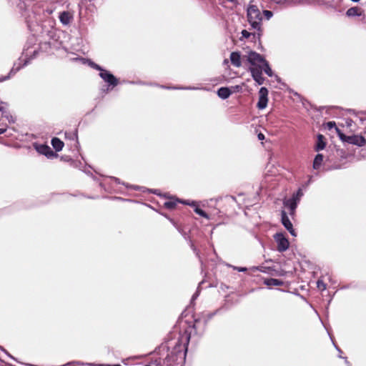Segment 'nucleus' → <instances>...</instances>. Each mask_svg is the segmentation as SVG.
Segmentation results:
<instances>
[{"instance_id": "nucleus-18", "label": "nucleus", "mask_w": 366, "mask_h": 366, "mask_svg": "<svg viewBox=\"0 0 366 366\" xmlns=\"http://www.w3.org/2000/svg\"><path fill=\"white\" fill-rule=\"evenodd\" d=\"M346 14L348 16H360L362 11L361 9L358 7H352L347 11Z\"/></svg>"}, {"instance_id": "nucleus-8", "label": "nucleus", "mask_w": 366, "mask_h": 366, "mask_svg": "<svg viewBox=\"0 0 366 366\" xmlns=\"http://www.w3.org/2000/svg\"><path fill=\"white\" fill-rule=\"evenodd\" d=\"M282 223L292 236L296 237L297 234L295 229L292 227V224L289 219V217H287L286 212L284 211L282 212Z\"/></svg>"}, {"instance_id": "nucleus-10", "label": "nucleus", "mask_w": 366, "mask_h": 366, "mask_svg": "<svg viewBox=\"0 0 366 366\" xmlns=\"http://www.w3.org/2000/svg\"><path fill=\"white\" fill-rule=\"evenodd\" d=\"M230 61L234 66L240 67L242 65L240 54L239 52H232L230 54Z\"/></svg>"}, {"instance_id": "nucleus-11", "label": "nucleus", "mask_w": 366, "mask_h": 366, "mask_svg": "<svg viewBox=\"0 0 366 366\" xmlns=\"http://www.w3.org/2000/svg\"><path fill=\"white\" fill-rule=\"evenodd\" d=\"M71 19L72 15L69 11H63L59 14V20L64 25L69 24Z\"/></svg>"}, {"instance_id": "nucleus-19", "label": "nucleus", "mask_w": 366, "mask_h": 366, "mask_svg": "<svg viewBox=\"0 0 366 366\" xmlns=\"http://www.w3.org/2000/svg\"><path fill=\"white\" fill-rule=\"evenodd\" d=\"M265 285L268 286H279L282 285V282L277 279H267L264 280Z\"/></svg>"}, {"instance_id": "nucleus-17", "label": "nucleus", "mask_w": 366, "mask_h": 366, "mask_svg": "<svg viewBox=\"0 0 366 366\" xmlns=\"http://www.w3.org/2000/svg\"><path fill=\"white\" fill-rule=\"evenodd\" d=\"M323 162V155L321 154H318L317 155H316L315 159H314V162H313V169H318L322 163Z\"/></svg>"}, {"instance_id": "nucleus-9", "label": "nucleus", "mask_w": 366, "mask_h": 366, "mask_svg": "<svg viewBox=\"0 0 366 366\" xmlns=\"http://www.w3.org/2000/svg\"><path fill=\"white\" fill-rule=\"evenodd\" d=\"M36 150L39 153L46 156L49 158L55 157L56 154L51 150V149L47 145H39L36 147Z\"/></svg>"}, {"instance_id": "nucleus-1", "label": "nucleus", "mask_w": 366, "mask_h": 366, "mask_svg": "<svg viewBox=\"0 0 366 366\" xmlns=\"http://www.w3.org/2000/svg\"><path fill=\"white\" fill-rule=\"evenodd\" d=\"M247 19L252 29L257 31L259 38L262 31V16L259 9L255 5H250L247 9Z\"/></svg>"}, {"instance_id": "nucleus-3", "label": "nucleus", "mask_w": 366, "mask_h": 366, "mask_svg": "<svg viewBox=\"0 0 366 366\" xmlns=\"http://www.w3.org/2000/svg\"><path fill=\"white\" fill-rule=\"evenodd\" d=\"M244 57L251 64L250 67H260L262 69V64L266 61L259 54L255 51H250Z\"/></svg>"}, {"instance_id": "nucleus-14", "label": "nucleus", "mask_w": 366, "mask_h": 366, "mask_svg": "<svg viewBox=\"0 0 366 366\" xmlns=\"http://www.w3.org/2000/svg\"><path fill=\"white\" fill-rule=\"evenodd\" d=\"M51 144L56 152L61 151L64 147V142L56 137L52 139Z\"/></svg>"}, {"instance_id": "nucleus-16", "label": "nucleus", "mask_w": 366, "mask_h": 366, "mask_svg": "<svg viewBox=\"0 0 366 366\" xmlns=\"http://www.w3.org/2000/svg\"><path fill=\"white\" fill-rule=\"evenodd\" d=\"M285 205L287 207H289L292 212V213L294 212L295 209H296V207H297V202H296V199H295V197H292L291 199H289L287 200H286L285 202H284Z\"/></svg>"}, {"instance_id": "nucleus-31", "label": "nucleus", "mask_w": 366, "mask_h": 366, "mask_svg": "<svg viewBox=\"0 0 366 366\" xmlns=\"http://www.w3.org/2000/svg\"><path fill=\"white\" fill-rule=\"evenodd\" d=\"M301 195L300 191H298L297 195Z\"/></svg>"}, {"instance_id": "nucleus-22", "label": "nucleus", "mask_w": 366, "mask_h": 366, "mask_svg": "<svg viewBox=\"0 0 366 366\" xmlns=\"http://www.w3.org/2000/svg\"><path fill=\"white\" fill-rule=\"evenodd\" d=\"M194 211H195V212H196L197 214H198L199 215H200V216H202V217H205V218H208V215H207V214H206V213H205L202 209H199V208H197H197L194 209Z\"/></svg>"}, {"instance_id": "nucleus-21", "label": "nucleus", "mask_w": 366, "mask_h": 366, "mask_svg": "<svg viewBox=\"0 0 366 366\" xmlns=\"http://www.w3.org/2000/svg\"><path fill=\"white\" fill-rule=\"evenodd\" d=\"M242 38H245V39L249 38L251 35H253V36L255 37L256 36H257V31H256L254 33H250L247 30H242Z\"/></svg>"}, {"instance_id": "nucleus-28", "label": "nucleus", "mask_w": 366, "mask_h": 366, "mask_svg": "<svg viewBox=\"0 0 366 366\" xmlns=\"http://www.w3.org/2000/svg\"><path fill=\"white\" fill-rule=\"evenodd\" d=\"M6 128H0V134L4 133L6 132Z\"/></svg>"}, {"instance_id": "nucleus-27", "label": "nucleus", "mask_w": 366, "mask_h": 366, "mask_svg": "<svg viewBox=\"0 0 366 366\" xmlns=\"http://www.w3.org/2000/svg\"><path fill=\"white\" fill-rule=\"evenodd\" d=\"M258 139H259V140H263V139H264V135L263 134H262V133H259V134H258Z\"/></svg>"}, {"instance_id": "nucleus-5", "label": "nucleus", "mask_w": 366, "mask_h": 366, "mask_svg": "<svg viewBox=\"0 0 366 366\" xmlns=\"http://www.w3.org/2000/svg\"><path fill=\"white\" fill-rule=\"evenodd\" d=\"M268 103V90L265 87H262L259 91V101L257 107L259 109H264L267 107Z\"/></svg>"}, {"instance_id": "nucleus-6", "label": "nucleus", "mask_w": 366, "mask_h": 366, "mask_svg": "<svg viewBox=\"0 0 366 366\" xmlns=\"http://www.w3.org/2000/svg\"><path fill=\"white\" fill-rule=\"evenodd\" d=\"M274 239L277 243V249L280 252H284L289 247L290 243L287 238L282 233H277L274 236Z\"/></svg>"}, {"instance_id": "nucleus-12", "label": "nucleus", "mask_w": 366, "mask_h": 366, "mask_svg": "<svg viewBox=\"0 0 366 366\" xmlns=\"http://www.w3.org/2000/svg\"><path fill=\"white\" fill-rule=\"evenodd\" d=\"M232 92L227 87H221L217 91V95L222 99H227Z\"/></svg>"}, {"instance_id": "nucleus-25", "label": "nucleus", "mask_w": 366, "mask_h": 366, "mask_svg": "<svg viewBox=\"0 0 366 366\" xmlns=\"http://www.w3.org/2000/svg\"><path fill=\"white\" fill-rule=\"evenodd\" d=\"M263 14L267 18V19H269L272 16V12L268 10H264L263 11Z\"/></svg>"}, {"instance_id": "nucleus-20", "label": "nucleus", "mask_w": 366, "mask_h": 366, "mask_svg": "<svg viewBox=\"0 0 366 366\" xmlns=\"http://www.w3.org/2000/svg\"><path fill=\"white\" fill-rule=\"evenodd\" d=\"M262 70H264V71L269 76H272V71L271 69V68L269 67L268 63L267 61H265L264 62V64H262Z\"/></svg>"}, {"instance_id": "nucleus-2", "label": "nucleus", "mask_w": 366, "mask_h": 366, "mask_svg": "<svg viewBox=\"0 0 366 366\" xmlns=\"http://www.w3.org/2000/svg\"><path fill=\"white\" fill-rule=\"evenodd\" d=\"M336 132L340 137V139L345 142H347L349 144H352L354 145H357L359 147L364 146L366 144L365 139L359 135H352L347 136L344 134L338 128H336Z\"/></svg>"}, {"instance_id": "nucleus-4", "label": "nucleus", "mask_w": 366, "mask_h": 366, "mask_svg": "<svg viewBox=\"0 0 366 366\" xmlns=\"http://www.w3.org/2000/svg\"><path fill=\"white\" fill-rule=\"evenodd\" d=\"M92 66L97 69V70H99L101 71L100 74H99V76L107 83H109V84L112 85V86H116L118 83V81L117 79L114 77V76L112 74H110L109 72H108L107 71H105V70H103L102 69V68L97 65V64H95L94 63L92 64Z\"/></svg>"}, {"instance_id": "nucleus-29", "label": "nucleus", "mask_w": 366, "mask_h": 366, "mask_svg": "<svg viewBox=\"0 0 366 366\" xmlns=\"http://www.w3.org/2000/svg\"><path fill=\"white\" fill-rule=\"evenodd\" d=\"M100 366H121L120 365H101Z\"/></svg>"}, {"instance_id": "nucleus-26", "label": "nucleus", "mask_w": 366, "mask_h": 366, "mask_svg": "<svg viewBox=\"0 0 366 366\" xmlns=\"http://www.w3.org/2000/svg\"><path fill=\"white\" fill-rule=\"evenodd\" d=\"M327 127L330 129L332 128H337L335 122H329L327 123Z\"/></svg>"}, {"instance_id": "nucleus-23", "label": "nucleus", "mask_w": 366, "mask_h": 366, "mask_svg": "<svg viewBox=\"0 0 366 366\" xmlns=\"http://www.w3.org/2000/svg\"><path fill=\"white\" fill-rule=\"evenodd\" d=\"M176 205L175 202L168 201L164 203V206L168 209H172Z\"/></svg>"}, {"instance_id": "nucleus-24", "label": "nucleus", "mask_w": 366, "mask_h": 366, "mask_svg": "<svg viewBox=\"0 0 366 366\" xmlns=\"http://www.w3.org/2000/svg\"><path fill=\"white\" fill-rule=\"evenodd\" d=\"M317 287L321 290H325L326 289V285L322 281L318 280Z\"/></svg>"}, {"instance_id": "nucleus-30", "label": "nucleus", "mask_w": 366, "mask_h": 366, "mask_svg": "<svg viewBox=\"0 0 366 366\" xmlns=\"http://www.w3.org/2000/svg\"><path fill=\"white\" fill-rule=\"evenodd\" d=\"M246 270V268H240L239 269V271H245Z\"/></svg>"}, {"instance_id": "nucleus-7", "label": "nucleus", "mask_w": 366, "mask_h": 366, "mask_svg": "<svg viewBox=\"0 0 366 366\" xmlns=\"http://www.w3.org/2000/svg\"><path fill=\"white\" fill-rule=\"evenodd\" d=\"M249 71L254 80L259 85L264 83V79L262 76V69L260 67H249Z\"/></svg>"}, {"instance_id": "nucleus-15", "label": "nucleus", "mask_w": 366, "mask_h": 366, "mask_svg": "<svg viewBox=\"0 0 366 366\" xmlns=\"http://www.w3.org/2000/svg\"><path fill=\"white\" fill-rule=\"evenodd\" d=\"M0 114L1 117H5L9 123L13 122L14 119L11 116H9L6 112V104L5 103L0 102Z\"/></svg>"}, {"instance_id": "nucleus-13", "label": "nucleus", "mask_w": 366, "mask_h": 366, "mask_svg": "<svg viewBox=\"0 0 366 366\" xmlns=\"http://www.w3.org/2000/svg\"><path fill=\"white\" fill-rule=\"evenodd\" d=\"M324 139H325V138H324L323 135H322V134L317 135V144L315 145L316 151L318 152V151H320V150H322L325 149V147L326 146V143Z\"/></svg>"}]
</instances>
